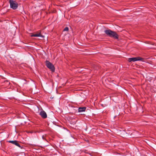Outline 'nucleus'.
Here are the masks:
<instances>
[{"label": "nucleus", "instance_id": "1a4fd4ad", "mask_svg": "<svg viewBox=\"0 0 156 156\" xmlns=\"http://www.w3.org/2000/svg\"><path fill=\"white\" fill-rule=\"evenodd\" d=\"M69 30V28L68 27H65L63 30L64 31H68Z\"/></svg>", "mask_w": 156, "mask_h": 156}, {"label": "nucleus", "instance_id": "0eeeda50", "mask_svg": "<svg viewBox=\"0 0 156 156\" xmlns=\"http://www.w3.org/2000/svg\"><path fill=\"white\" fill-rule=\"evenodd\" d=\"M31 37H43V36L40 33L35 34H32L31 35Z\"/></svg>", "mask_w": 156, "mask_h": 156}, {"label": "nucleus", "instance_id": "9d476101", "mask_svg": "<svg viewBox=\"0 0 156 156\" xmlns=\"http://www.w3.org/2000/svg\"><path fill=\"white\" fill-rule=\"evenodd\" d=\"M44 135H43V136H42V138H43V140H44Z\"/></svg>", "mask_w": 156, "mask_h": 156}, {"label": "nucleus", "instance_id": "f257e3e1", "mask_svg": "<svg viewBox=\"0 0 156 156\" xmlns=\"http://www.w3.org/2000/svg\"><path fill=\"white\" fill-rule=\"evenodd\" d=\"M106 34L110 37H113L115 39H118V36L117 33L115 31L110 30H106L104 31Z\"/></svg>", "mask_w": 156, "mask_h": 156}, {"label": "nucleus", "instance_id": "7ed1b4c3", "mask_svg": "<svg viewBox=\"0 0 156 156\" xmlns=\"http://www.w3.org/2000/svg\"><path fill=\"white\" fill-rule=\"evenodd\" d=\"M46 65L47 67L50 69L52 71L54 72L55 70V68L54 65L50 62L48 61L45 62Z\"/></svg>", "mask_w": 156, "mask_h": 156}, {"label": "nucleus", "instance_id": "6e6552de", "mask_svg": "<svg viewBox=\"0 0 156 156\" xmlns=\"http://www.w3.org/2000/svg\"><path fill=\"white\" fill-rule=\"evenodd\" d=\"M86 109L85 107L79 108L78 109V112H80L85 111Z\"/></svg>", "mask_w": 156, "mask_h": 156}, {"label": "nucleus", "instance_id": "39448f33", "mask_svg": "<svg viewBox=\"0 0 156 156\" xmlns=\"http://www.w3.org/2000/svg\"><path fill=\"white\" fill-rule=\"evenodd\" d=\"M9 142L15 145L16 146L18 147H19L22 148V147H21L18 141L16 140H14V141H9Z\"/></svg>", "mask_w": 156, "mask_h": 156}, {"label": "nucleus", "instance_id": "f03ea898", "mask_svg": "<svg viewBox=\"0 0 156 156\" xmlns=\"http://www.w3.org/2000/svg\"><path fill=\"white\" fill-rule=\"evenodd\" d=\"M9 3L10 8L14 10L16 9L18 7V4L17 2L13 0H9Z\"/></svg>", "mask_w": 156, "mask_h": 156}, {"label": "nucleus", "instance_id": "20e7f679", "mask_svg": "<svg viewBox=\"0 0 156 156\" xmlns=\"http://www.w3.org/2000/svg\"><path fill=\"white\" fill-rule=\"evenodd\" d=\"M144 58L138 57H137L129 58L128 59V61L129 62H134L137 61H144Z\"/></svg>", "mask_w": 156, "mask_h": 156}, {"label": "nucleus", "instance_id": "423d86ee", "mask_svg": "<svg viewBox=\"0 0 156 156\" xmlns=\"http://www.w3.org/2000/svg\"><path fill=\"white\" fill-rule=\"evenodd\" d=\"M41 117L44 118L45 119L47 117V115L46 113L44 111H41L39 113Z\"/></svg>", "mask_w": 156, "mask_h": 156}]
</instances>
